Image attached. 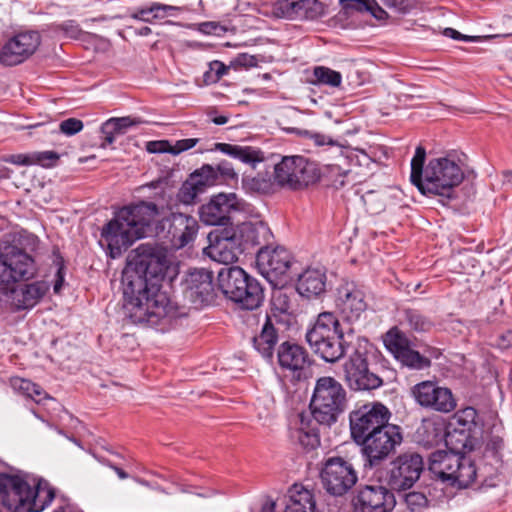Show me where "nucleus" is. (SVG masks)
<instances>
[{
    "label": "nucleus",
    "mask_w": 512,
    "mask_h": 512,
    "mask_svg": "<svg viewBox=\"0 0 512 512\" xmlns=\"http://www.w3.org/2000/svg\"><path fill=\"white\" fill-rule=\"evenodd\" d=\"M318 165L302 156H284L274 166L273 179L281 188L302 190L319 181Z\"/></svg>",
    "instance_id": "10"
},
{
    "label": "nucleus",
    "mask_w": 512,
    "mask_h": 512,
    "mask_svg": "<svg viewBox=\"0 0 512 512\" xmlns=\"http://www.w3.org/2000/svg\"><path fill=\"white\" fill-rule=\"evenodd\" d=\"M427 497L421 492H409L405 495V503L411 512L420 510L427 505Z\"/></svg>",
    "instance_id": "50"
},
{
    "label": "nucleus",
    "mask_w": 512,
    "mask_h": 512,
    "mask_svg": "<svg viewBox=\"0 0 512 512\" xmlns=\"http://www.w3.org/2000/svg\"><path fill=\"white\" fill-rule=\"evenodd\" d=\"M410 396L418 406L429 411L450 413L457 406L452 391L436 381L425 380L413 385Z\"/></svg>",
    "instance_id": "14"
},
{
    "label": "nucleus",
    "mask_w": 512,
    "mask_h": 512,
    "mask_svg": "<svg viewBox=\"0 0 512 512\" xmlns=\"http://www.w3.org/2000/svg\"><path fill=\"white\" fill-rule=\"evenodd\" d=\"M152 10V19H164L167 16L173 15V12L179 11L180 8L172 5L153 3Z\"/></svg>",
    "instance_id": "55"
},
{
    "label": "nucleus",
    "mask_w": 512,
    "mask_h": 512,
    "mask_svg": "<svg viewBox=\"0 0 512 512\" xmlns=\"http://www.w3.org/2000/svg\"><path fill=\"white\" fill-rule=\"evenodd\" d=\"M161 225L163 229L168 225L167 237L172 247L178 249L193 242L199 229L197 220L184 213H171Z\"/></svg>",
    "instance_id": "24"
},
{
    "label": "nucleus",
    "mask_w": 512,
    "mask_h": 512,
    "mask_svg": "<svg viewBox=\"0 0 512 512\" xmlns=\"http://www.w3.org/2000/svg\"><path fill=\"white\" fill-rule=\"evenodd\" d=\"M35 272L33 257L22 247L7 241L0 242V286L9 287L33 277Z\"/></svg>",
    "instance_id": "11"
},
{
    "label": "nucleus",
    "mask_w": 512,
    "mask_h": 512,
    "mask_svg": "<svg viewBox=\"0 0 512 512\" xmlns=\"http://www.w3.org/2000/svg\"><path fill=\"white\" fill-rule=\"evenodd\" d=\"M370 348L367 339L357 337L352 352L343 365L344 380L351 390L370 391L383 385V379L369 368Z\"/></svg>",
    "instance_id": "9"
},
{
    "label": "nucleus",
    "mask_w": 512,
    "mask_h": 512,
    "mask_svg": "<svg viewBox=\"0 0 512 512\" xmlns=\"http://www.w3.org/2000/svg\"><path fill=\"white\" fill-rule=\"evenodd\" d=\"M425 159V148L421 145L417 146L411 160V183L423 195L453 198L454 188L464 179V172L460 165L448 157H438L430 159L424 167Z\"/></svg>",
    "instance_id": "3"
},
{
    "label": "nucleus",
    "mask_w": 512,
    "mask_h": 512,
    "mask_svg": "<svg viewBox=\"0 0 512 512\" xmlns=\"http://www.w3.org/2000/svg\"><path fill=\"white\" fill-rule=\"evenodd\" d=\"M199 30L205 34H215L219 35L221 31H226V29L216 22H204L200 24Z\"/></svg>",
    "instance_id": "60"
},
{
    "label": "nucleus",
    "mask_w": 512,
    "mask_h": 512,
    "mask_svg": "<svg viewBox=\"0 0 512 512\" xmlns=\"http://www.w3.org/2000/svg\"><path fill=\"white\" fill-rule=\"evenodd\" d=\"M215 150L221 151L240 162L256 168V165L265 160L264 152L252 146H240L229 143H216Z\"/></svg>",
    "instance_id": "32"
},
{
    "label": "nucleus",
    "mask_w": 512,
    "mask_h": 512,
    "mask_svg": "<svg viewBox=\"0 0 512 512\" xmlns=\"http://www.w3.org/2000/svg\"><path fill=\"white\" fill-rule=\"evenodd\" d=\"M405 317L410 328L417 332L429 331L433 326L432 321L415 309L406 310Z\"/></svg>",
    "instance_id": "45"
},
{
    "label": "nucleus",
    "mask_w": 512,
    "mask_h": 512,
    "mask_svg": "<svg viewBox=\"0 0 512 512\" xmlns=\"http://www.w3.org/2000/svg\"><path fill=\"white\" fill-rule=\"evenodd\" d=\"M83 122L76 118H68L60 123V131L66 135H75L83 129Z\"/></svg>",
    "instance_id": "54"
},
{
    "label": "nucleus",
    "mask_w": 512,
    "mask_h": 512,
    "mask_svg": "<svg viewBox=\"0 0 512 512\" xmlns=\"http://www.w3.org/2000/svg\"><path fill=\"white\" fill-rule=\"evenodd\" d=\"M403 441L402 430L396 426L380 436L368 438L361 443L360 450L364 459V466L373 468L379 466L390 455L394 454L396 447Z\"/></svg>",
    "instance_id": "16"
},
{
    "label": "nucleus",
    "mask_w": 512,
    "mask_h": 512,
    "mask_svg": "<svg viewBox=\"0 0 512 512\" xmlns=\"http://www.w3.org/2000/svg\"><path fill=\"white\" fill-rule=\"evenodd\" d=\"M301 18H314L321 10V3L318 0H298Z\"/></svg>",
    "instance_id": "51"
},
{
    "label": "nucleus",
    "mask_w": 512,
    "mask_h": 512,
    "mask_svg": "<svg viewBox=\"0 0 512 512\" xmlns=\"http://www.w3.org/2000/svg\"><path fill=\"white\" fill-rule=\"evenodd\" d=\"M159 215V207L145 201L118 210L101 230L110 257H119L134 241L145 237Z\"/></svg>",
    "instance_id": "2"
},
{
    "label": "nucleus",
    "mask_w": 512,
    "mask_h": 512,
    "mask_svg": "<svg viewBox=\"0 0 512 512\" xmlns=\"http://www.w3.org/2000/svg\"><path fill=\"white\" fill-rule=\"evenodd\" d=\"M315 500L311 491L301 487L294 486L290 490L289 502L286 504L284 512H314Z\"/></svg>",
    "instance_id": "35"
},
{
    "label": "nucleus",
    "mask_w": 512,
    "mask_h": 512,
    "mask_svg": "<svg viewBox=\"0 0 512 512\" xmlns=\"http://www.w3.org/2000/svg\"><path fill=\"white\" fill-rule=\"evenodd\" d=\"M336 303L348 320H357L368 306L365 293L354 283H346L338 288Z\"/></svg>",
    "instance_id": "25"
},
{
    "label": "nucleus",
    "mask_w": 512,
    "mask_h": 512,
    "mask_svg": "<svg viewBox=\"0 0 512 512\" xmlns=\"http://www.w3.org/2000/svg\"><path fill=\"white\" fill-rule=\"evenodd\" d=\"M385 347L396 358L410 347V341L398 328H391L384 337Z\"/></svg>",
    "instance_id": "37"
},
{
    "label": "nucleus",
    "mask_w": 512,
    "mask_h": 512,
    "mask_svg": "<svg viewBox=\"0 0 512 512\" xmlns=\"http://www.w3.org/2000/svg\"><path fill=\"white\" fill-rule=\"evenodd\" d=\"M234 66L250 68L255 67L258 64V59L254 55H249L247 53H242L237 55V57L231 62Z\"/></svg>",
    "instance_id": "57"
},
{
    "label": "nucleus",
    "mask_w": 512,
    "mask_h": 512,
    "mask_svg": "<svg viewBox=\"0 0 512 512\" xmlns=\"http://www.w3.org/2000/svg\"><path fill=\"white\" fill-rule=\"evenodd\" d=\"M0 496L3 505L11 511L41 512L55 495L48 488H32L19 476L0 473Z\"/></svg>",
    "instance_id": "5"
},
{
    "label": "nucleus",
    "mask_w": 512,
    "mask_h": 512,
    "mask_svg": "<svg viewBox=\"0 0 512 512\" xmlns=\"http://www.w3.org/2000/svg\"><path fill=\"white\" fill-rule=\"evenodd\" d=\"M397 425L389 423V420H385L383 423H379L366 431V433H363L362 439H356L354 442L357 445H360L364 441L368 440V438H374L376 436H381L384 433H387L389 430L393 429Z\"/></svg>",
    "instance_id": "48"
},
{
    "label": "nucleus",
    "mask_w": 512,
    "mask_h": 512,
    "mask_svg": "<svg viewBox=\"0 0 512 512\" xmlns=\"http://www.w3.org/2000/svg\"><path fill=\"white\" fill-rule=\"evenodd\" d=\"M55 31L63 32L65 36L74 39L79 38L83 33L80 26L74 20H67L62 24L57 25Z\"/></svg>",
    "instance_id": "52"
},
{
    "label": "nucleus",
    "mask_w": 512,
    "mask_h": 512,
    "mask_svg": "<svg viewBox=\"0 0 512 512\" xmlns=\"http://www.w3.org/2000/svg\"><path fill=\"white\" fill-rule=\"evenodd\" d=\"M444 35L455 40L475 41L477 37L465 36L453 28H446Z\"/></svg>",
    "instance_id": "64"
},
{
    "label": "nucleus",
    "mask_w": 512,
    "mask_h": 512,
    "mask_svg": "<svg viewBox=\"0 0 512 512\" xmlns=\"http://www.w3.org/2000/svg\"><path fill=\"white\" fill-rule=\"evenodd\" d=\"M429 470L438 479L466 488L477 476L474 461L461 453H446L445 450L433 452L429 458Z\"/></svg>",
    "instance_id": "8"
},
{
    "label": "nucleus",
    "mask_w": 512,
    "mask_h": 512,
    "mask_svg": "<svg viewBox=\"0 0 512 512\" xmlns=\"http://www.w3.org/2000/svg\"><path fill=\"white\" fill-rule=\"evenodd\" d=\"M497 344L501 349L511 348L512 347V329L507 330L506 332L501 334L498 338Z\"/></svg>",
    "instance_id": "63"
},
{
    "label": "nucleus",
    "mask_w": 512,
    "mask_h": 512,
    "mask_svg": "<svg viewBox=\"0 0 512 512\" xmlns=\"http://www.w3.org/2000/svg\"><path fill=\"white\" fill-rule=\"evenodd\" d=\"M234 231L244 251L256 246H269L273 238L270 228L262 221L243 222L234 227Z\"/></svg>",
    "instance_id": "26"
},
{
    "label": "nucleus",
    "mask_w": 512,
    "mask_h": 512,
    "mask_svg": "<svg viewBox=\"0 0 512 512\" xmlns=\"http://www.w3.org/2000/svg\"><path fill=\"white\" fill-rule=\"evenodd\" d=\"M274 179L257 174L256 176L243 175L242 186L245 190L256 193H269L272 190Z\"/></svg>",
    "instance_id": "39"
},
{
    "label": "nucleus",
    "mask_w": 512,
    "mask_h": 512,
    "mask_svg": "<svg viewBox=\"0 0 512 512\" xmlns=\"http://www.w3.org/2000/svg\"><path fill=\"white\" fill-rule=\"evenodd\" d=\"M184 296L195 308L212 304L216 298L213 273L206 269H195L188 274Z\"/></svg>",
    "instance_id": "22"
},
{
    "label": "nucleus",
    "mask_w": 512,
    "mask_h": 512,
    "mask_svg": "<svg viewBox=\"0 0 512 512\" xmlns=\"http://www.w3.org/2000/svg\"><path fill=\"white\" fill-rule=\"evenodd\" d=\"M289 439L292 444L305 451L314 450L320 445L318 430L304 414H299L297 420L290 426Z\"/></svg>",
    "instance_id": "28"
},
{
    "label": "nucleus",
    "mask_w": 512,
    "mask_h": 512,
    "mask_svg": "<svg viewBox=\"0 0 512 512\" xmlns=\"http://www.w3.org/2000/svg\"><path fill=\"white\" fill-rule=\"evenodd\" d=\"M147 149L152 153H170L172 154V143L168 140L152 141L147 145Z\"/></svg>",
    "instance_id": "58"
},
{
    "label": "nucleus",
    "mask_w": 512,
    "mask_h": 512,
    "mask_svg": "<svg viewBox=\"0 0 512 512\" xmlns=\"http://www.w3.org/2000/svg\"><path fill=\"white\" fill-rule=\"evenodd\" d=\"M141 123L140 119L131 118L130 116L108 119L101 126V133L104 139L101 147L105 148L113 144L117 136L124 135L130 127Z\"/></svg>",
    "instance_id": "33"
},
{
    "label": "nucleus",
    "mask_w": 512,
    "mask_h": 512,
    "mask_svg": "<svg viewBox=\"0 0 512 512\" xmlns=\"http://www.w3.org/2000/svg\"><path fill=\"white\" fill-rule=\"evenodd\" d=\"M168 267L167 251L161 247L141 244L128 256L122 272L123 308L132 323L156 326L182 316L161 291Z\"/></svg>",
    "instance_id": "1"
},
{
    "label": "nucleus",
    "mask_w": 512,
    "mask_h": 512,
    "mask_svg": "<svg viewBox=\"0 0 512 512\" xmlns=\"http://www.w3.org/2000/svg\"><path fill=\"white\" fill-rule=\"evenodd\" d=\"M228 71V67L220 61H212L209 63V70L204 73L205 83H216Z\"/></svg>",
    "instance_id": "47"
},
{
    "label": "nucleus",
    "mask_w": 512,
    "mask_h": 512,
    "mask_svg": "<svg viewBox=\"0 0 512 512\" xmlns=\"http://www.w3.org/2000/svg\"><path fill=\"white\" fill-rule=\"evenodd\" d=\"M215 185H218V182L213 166L203 164L183 182L177 193V198L183 204H193L200 194Z\"/></svg>",
    "instance_id": "23"
},
{
    "label": "nucleus",
    "mask_w": 512,
    "mask_h": 512,
    "mask_svg": "<svg viewBox=\"0 0 512 512\" xmlns=\"http://www.w3.org/2000/svg\"><path fill=\"white\" fill-rule=\"evenodd\" d=\"M297 292L307 299L317 298L326 291V274L318 268H308L299 275Z\"/></svg>",
    "instance_id": "31"
},
{
    "label": "nucleus",
    "mask_w": 512,
    "mask_h": 512,
    "mask_svg": "<svg viewBox=\"0 0 512 512\" xmlns=\"http://www.w3.org/2000/svg\"><path fill=\"white\" fill-rule=\"evenodd\" d=\"M340 2L347 11L369 13L379 20L387 17V13L378 5L376 0H340Z\"/></svg>",
    "instance_id": "36"
},
{
    "label": "nucleus",
    "mask_w": 512,
    "mask_h": 512,
    "mask_svg": "<svg viewBox=\"0 0 512 512\" xmlns=\"http://www.w3.org/2000/svg\"><path fill=\"white\" fill-rule=\"evenodd\" d=\"M424 470L423 457L412 451L399 454L385 470V482L397 491L410 489Z\"/></svg>",
    "instance_id": "13"
},
{
    "label": "nucleus",
    "mask_w": 512,
    "mask_h": 512,
    "mask_svg": "<svg viewBox=\"0 0 512 512\" xmlns=\"http://www.w3.org/2000/svg\"><path fill=\"white\" fill-rule=\"evenodd\" d=\"M445 443L448 447L446 453H461L473 451L479 445V440L471 436V432L454 428L448 431L445 437Z\"/></svg>",
    "instance_id": "34"
},
{
    "label": "nucleus",
    "mask_w": 512,
    "mask_h": 512,
    "mask_svg": "<svg viewBox=\"0 0 512 512\" xmlns=\"http://www.w3.org/2000/svg\"><path fill=\"white\" fill-rule=\"evenodd\" d=\"M292 256L283 247L271 249L264 246L259 249L256 255V264L260 273L270 282H277L286 275L291 266Z\"/></svg>",
    "instance_id": "19"
},
{
    "label": "nucleus",
    "mask_w": 512,
    "mask_h": 512,
    "mask_svg": "<svg viewBox=\"0 0 512 512\" xmlns=\"http://www.w3.org/2000/svg\"><path fill=\"white\" fill-rule=\"evenodd\" d=\"M313 75L319 84H324L331 87H339L341 85V74L328 67L316 66L313 70Z\"/></svg>",
    "instance_id": "41"
},
{
    "label": "nucleus",
    "mask_w": 512,
    "mask_h": 512,
    "mask_svg": "<svg viewBox=\"0 0 512 512\" xmlns=\"http://www.w3.org/2000/svg\"><path fill=\"white\" fill-rule=\"evenodd\" d=\"M305 338L313 353L328 363L339 361L354 344L345 340L341 324L332 312L320 313Z\"/></svg>",
    "instance_id": "4"
},
{
    "label": "nucleus",
    "mask_w": 512,
    "mask_h": 512,
    "mask_svg": "<svg viewBox=\"0 0 512 512\" xmlns=\"http://www.w3.org/2000/svg\"><path fill=\"white\" fill-rule=\"evenodd\" d=\"M50 289L46 281L25 283L13 292V301L17 310H28L35 307Z\"/></svg>",
    "instance_id": "29"
},
{
    "label": "nucleus",
    "mask_w": 512,
    "mask_h": 512,
    "mask_svg": "<svg viewBox=\"0 0 512 512\" xmlns=\"http://www.w3.org/2000/svg\"><path fill=\"white\" fill-rule=\"evenodd\" d=\"M357 512H391L396 500L394 494L380 485H365L359 488L353 499Z\"/></svg>",
    "instance_id": "20"
},
{
    "label": "nucleus",
    "mask_w": 512,
    "mask_h": 512,
    "mask_svg": "<svg viewBox=\"0 0 512 512\" xmlns=\"http://www.w3.org/2000/svg\"><path fill=\"white\" fill-rule=\"evenodd\" d=\"M383 3L398 12L405 13L412 6L413 0H382Z\"/></svg>",
    "instance_id": "59"
},
{
    "label": "nucleus",
    "mask_w": 512,
    "mask_h": 512,
    "mask_svg": "<svg viewBox=\"0 0 512 512\" xmlns=\"http://www.w3.org/2000/svg\"><path fill=\"white\" fill-rule=\"evenodd\" d=\"M152 12H153L152 5L149 7H144V8L137 10L134 14H132V18L136 19V20H141L144 22L151 23L152 18H149L148 15L153 14Z\"/></svg>",
    "instance_id": "62"
},
{
    "label": "nucleus",
    "mask_w": 512,
    "mask_h": 512,
    "mask_svg": "<svg viewBox=\"0 0 512 512\" xmlns=\"http://www.w3.org/2000/svg\"><path fill=\"white\" fill-rule=\"evenodd\" d=\"M396 359L403 365L416 370H422L431 366L429 358L422 356L419 352L411 349V347L397 356Z\"/></svg>",
    "instance_id": "40"
},
{
    "label": "nucleus",
    "mask_w": 512,
    "mask_h": 512,
    "mask_svg": "<svg viewBox=\"0 0 512 512\" xmlns=\"http://www.w3.org/2000/svg\"><path fill=\"white\" fill-rule=\"evenodd\" d=\"M5 162L17 164V165H31V154L24 155V154H16V155H9L4 158Z\"/></svg>",
    "instance_id": "61"
},
{
    "label": "nucleus",
    "mask_w": 512,
    "mask_h": 512,
    "mask_svg": "<svg viewBox=\"0 0 512 512\" xmlns=\"http://www.w3.org/2000/svg\"><path fill=\"white\" fill-rule=\"evenodd\" d=\"M242 209L243 202L235 193H218L200 207L199 217L206 225L233 227L231 214Z\"/></svg>",
    "instance_id": "15"
},
{
    "label": "nucleus",
    "mask_w": 512,
    "mask_h": 512,
    "mask_svg": "<svg viewBox=\"0 0 512 512\" xmlns=\"http://www.w3.org/2000/svg\"><path fill=\"white\" fill-rule=\"evenodd\" d=\"M346 391L334 377L323 376L317 379L310 401L314 420L331 426L346 408Z\"/></svg>",
    "instance_id": "7"
},
{
    "label": "nucleus",
    "mask_w": 512,
    "mask_h": 512,
    "mask_svg": "<svg viewBox=\"0 0 512 512\" xmlns=\"http://www.w3.org/2000/svg\"><path fill=\"white\" fill-rule=\"evenodd\" d=\"M11 386L15 390L26 395L28 398L34 400L36 403H40L42 399L47 398V394L44 390L38 384H35L30 380L19 377L12 378Z\"/></svg>",
    "instance_id": "38"
},
{
    "label": "nucleus",
    "mask_w": 512,
    "mask_h": 512,
    "mask_svg": "<svg viewBox=\"0 0 512 512\" xmlns=\"http://www.w3.org/2000/svg\"><path fill=\"white\" fill-rule=\"evenodd\" d=\"M272 305L280 313H292L293 302L291 297L283 290L274 292L272 296Z\"/></svg>",
    "instance_id": "46"
},
{
    "label": "nucleus",
    "mask_w": 512,
    "mask_h": 512,
    "mask_svg": "<svg viewBox=\"0 0 512 512\" xmlns=\"http://www.w3.org/2000/svg\"><path fill=\"white\" fill-rule=\"evenodd\" d=\"M477 410L473 407H466L454 415L458 429L471 432L476 427Z\"/></svg>",
    "instance_id": "43"
},
{
    "label": "nucleus",
    "mask_w": 512,
    "mask_h": 512,
    "mask_svg": "<svg viewBox=\"0 0 512 512\" xmlns=\"http://www.w3.org/2000/svg\"><path fill=\"white\" fill-rule=\"evenodd\" d=\"M298 0H279L274 8V13L277 17L282 18H301Z\"/></svg>",
    "instance_id": "44"
},
{
    "label": "nucleus",
    "mask_w": 512,
    "mask_h": 512,
    "mask_svg": "<svg viewBox=\"0 0 512 512\" xmlns=\"http://www.w3.org/2000/svg\"><path fill=\"white\" fill-rule=\"evenodd\" d=\"M213 170L217 176L218 185L238 182V173L228 160L220 161L216 166H213Z\"/></svg>",
    "instance_id": "42"
},
{
    "label": "nucleus",
    "mask_w": 512,
    "mask_h": 512,
    "mask_svg": "<svg viewBox=\"0 0 512 512\" xmlns=\"http://www.w3.org/2000/svg\"><path fill=\"white\" fill-rule=\"evenodd\" d=\"M320 480L328 494L343 496L357 483L358 474L350 461L332 456L322 462Z\"/></svg>",
    "instance_id": "12"
},
{
    "label": "nucleus",
    "mask_w": 512,
    "mask_h": 512,
    "mask_svg": "<svg viewBox=\"0 0 512 512\" xmlns=\"http://www.w3.org/2000/svg\"><path fill=\"white\" fill-rule=\"evenodd\" d=\"M299 134L305 138L313 140L316 146H324V145H335L336 142L329 136L324 135L318 132H312L309 130H302Z\"/></svg>",
    "instance_id": "53"
},
{
    "label": "nucleus",
    "mask_w": 512,
    "mask_h": 512,
    "mask_svg": "<svg viewBox=\"0 0 512 512\" xmlns=\"http://www.w3.org/2000/svg\"><path fill=\"white\" fill-rule=\"evenodd\" d=\"M58 159L59 155L54 151L34 152L31 154V165L39 164L43 167H51Z\"/></svg>",
    "instance_id": "49"
},
{
    "label": "nucleus",
    "mask_w": 512,
    "mask_h": 512,
    "mask_svg": "<svg viewBox=\"0 0 512 512\" xmlns=\"http://www.w3.org/2000/svg\"><path fill=\"white\" fill-rule=\"evenodd\" d=\"M252 343L265 360L273 362L275 348L279 343V329L275 327L270 317H266L260 332L252 338Z\"/></svg>",
    "instance_id": "30"
},
{
    "label": "nucleus",
    "mask_w": 512,
    "mask_h": 512,
    "mask_svg": "<svg viewBox=\"0 0 512 512\" xmlns=\"http://www.w3.org/2000/svg\"><path fill=\"white\" fill-rule=\"evenodd\" d=\"M207 238L208 254L215 261L225 264L234 263L239 255L245 252L234 227L216 228L209 232Z\"/></svg>",
    "instance_id": "17"
},
{
    "label": "nucleus",
    "mask_w": 512,
    "mask_h": 512,
    "mask_svg": "<svg viewBox=\"0 0 512 512\" xmlns=\"http://www.w3.org/2000/svg\"><path fill=\"white\" fill-rule=\"evenodd\" d=\"M390 418L391 412L380 402L367 403L352 410L349 414L351 438L362 439L363 433L369 428Z\"/></svg>",
    "instance_id": "18"
},
{
    "label": "nucleus",
    "mask_w": 512,
    "mask_h": 512,
    "mask_svg": "<svg viewBox=\"0 0 512 512\" xmlns=\"http://www.w3.org/2000/svg\"><path fill=\"white\" fill-rule=\"evenodd\" d=\"M217 281L218 288L225 297L238 304L242 309L254 310L261 305L264 299L260 283L238 266L221 268Z\"/></svg>",
    "instance_id": "6"
},
{
    "label": "nucleus",
    "mask_w": 512,
    "mask_h": 512,
    "mask_svg": "<svg viewBox=\"0 0 512 512\" xmlns=\"http://www.w3.org/2000/svg\"><path fill=\"white\" fill-rule=\"evenodd\" d=\"M199 142L198 138L181 139L172 144V155H178L184 151H187Z\"/></svg>",
    "instance_id": "56"
},
{
    "label": "nucleus",
    "mask_w": 512,
    "mask_h": 512,
    "mask_svg": "<svg viewBox=\"0 0 512 512\" xmlns=\"http://www.w3.org/2000/svg\"><path fill=\"white\" fill-rule=\"evenodd\" d=\"M40 45L38 32L29 31L15 35L9 39L0 51V63L14 66L29 58Z\"/></svg>",
    "instance_id": "21"
},
{
    "label": "nucleus",
    "mask_w": 512,
    "mask_h": 512,
    "mask_svg": "<svg viewBox=\"0 0 512 512\" xmlns=\"http://www.w3.org/2000/svg\"><path fill=\"white\" fill-rule=\"evenodd\" d=\"M277 360L282 369L298 373V377L310 365L306 349L297 343L289 341H284L278 346Z\"/></svg>",
    "instance_id": "27"
}]
</instances>
